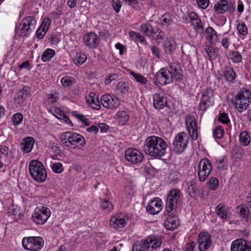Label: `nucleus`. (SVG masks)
<instances>
[{"label": "nucleus", "mask_w": 251, "mask_h": 251, "mask_svg": "<svg viewBox=\"0 0 251 251\" xmlns=\"http://www.w3.org/2000/svg\"><path fill=\"white\" fill-rule=\"evenodd\" d=\"M212 170V165L209 159L206 158L201 159L199 164L198 173L199 180L204 182L207 179Z\"/></svg>", "instance_id": "9d476101"}, {"label": "nucleus", "mask_w": 251, "mask_h": 251, "mask_svg": "<svg viewBox=\"0 0 251 251\" xmlns=\"http://www.w3.org/2000/svg\"><path fill=\"white\" fill-rule=\"evenodd\" d=\"M162 202L159 198H155L152 200L147 206V211L152 215L158 214L162 209Z\"/></svg>", "instance_id": "aec40b11"}, {"label": "nucleus", "mask_w": 251, "mask_h": 251, "mask_svg": "<svg viewBox=\"0 0 251 251\" xmlns=\"http://www.w3.org/2000/svg\"><path fill=\"white\" fill-rule=\"evenodd\" d=\"M128 83L125 82L121 81L117 84L116 90L120 91L122 93H126L128 90Z\"/></svg>", "instance_id": "603ef678"}, {"label": "nucleus", "mask_w": 251, "mask_h": 251, "mask_svg": "<svg viewBox=\"0 0 251 251\" xmlns=\"http://www.w3.org/2000/svg\"><path fill=\"white\" fill-rule=\"evenodd\" d=\"M100 101L102 106L106 108L113 109L120 105V100L118 98L108 94L102 96Z\"/></svg>", "instance_id": "2eb2a0df"}, {"label": "nucleus", "mask_w": 251, "mask_h": 251, "mask_svg": "<svg viewBox=\"0 0 251 251\" xmlns=\"http://www.w3.org/2000/svg\"><path fill=\"white\" fill-rule=\"evenodd\" d=\"M195 244L194 242L191 241L187 243L185 246V251H194Z\"/></svg>", "instance_id": "338daca9"}, {"label": "nucleus", "mask_w": 251, "mask_h": 251, "mask_svg": "<svg viewBox=\"0 0 251 251\" xmlns=\"http://www.w3.org/2000/svg\"><path fill=\"white\" fill-rule=\"evenodd\" d=\"M222 75L226 81L230 82H233L236 78L234 70L230 67H225Z\"/></svg>", "instance_id": "f704fd0d"}, {"label": "nucleus", "mask_w": 251, "mask_h": 251, "mask_svg": "<svg viewBox=\"0 0 251 251\" xmlns=\"http://www.w3.org/2000/svg\"><path fill=\"white\" fill-rule=\"evenodd\" d=\"M44 241L41 236H28L22 240V245L24 249L31 251H36L41 249Z\"/></svg>", "instance_id": "423d86ee"}, {"label": "nucleus", "mask_w": 251, "mask_h": 251, "mask_svg": "<svg viewBox=\"0 0 251 251\" xmlns=\"http://www.w3.org/2000/svg\"><path fill=\"white\" fill-rule=\"evenodd\" d=\"M206 38L211 45H215L219 42L218 35L214 28L208 26L206 29Z\"/></svg>", "instance_id": "c756f323"}, {"label": "nucleus", "mask_w": 251, "mask_h": 251, "mask_svg": "<svg viewBox=\"0 0 251 251\" xmlns=\"http://www.w3.org/2000/svg\"><path fill=\"white\" fill-rule=\"evenodd\" d=\"M237 213L240 216L245 219L247 221L251 219V214L249 208L245 205H239L237 206Z\"/></svg>", "instance_id": "c9c22d12"}, {"label": "nucleus", "mask_w": 251, "mask_h": 251, "mask_svg": "<svg viewBox=\"0 0 251 251\" xmlns=\"http://www.w3.org/2000/svg\"><path fill=\"white\" fill-rule=\"evenodd\" d=\"M186 124L189 133L193 140L198 139V129L197 123L194 116L189 115L186 117Z\"/></svg>", "instance_id": "4468645a"}, {"label": "nucleus", "mask_w": 251, "mask_h": 251, "mask_svg": "<svg viewBox=\"0 0 251 251\" xmlns=\"http://www.w3.org/2000/svg\"><path fill=\"white\" fill-rule=\"evenodd\" d=\"M55 55V51L50 49L46 50L42 53L41 59L43 62L49 61Z\"/></svg>", "instance_id": "37998d69"}, {"label": "nucleus", "mask_w": 251, "mask_h": 251, "mask_svg": "<svg viewBox=\"0 0 251 251\" xmlns=\"http://www.w3.org/2000/svg\"><path fill=\"white\" fill-rule=\"evenodd\" d=\"M237 28L238 32L242 35H245L248 33V28L244 23L239 24Z\"/></svg>", "instance_id": "13d9d810"}, {"label": "nucleus", "mask_w": 251, "mask_h": 251, "mask_svg": "<svg viewBox=\"0 0 251 251\" xmlns=\"http://www.w3.org/2000/svg\"><path fill=\"white\" fill-rule=\"evenodd\" d=\"M218 120L223 124H227L229 122L227 114L225 113L220 114Z\"/></svg>", "instance_id": "680f3d73"}, {"label": "nucleus", "mask_w": 251, "mask_h": 251, "mask_svg": "<svg viewBox=\"0 0 251 251\" xmlns=\"http://www.w3.org/2000/svg\"><path fill=\"white\" fill-rule=\"evenodd\" d=\"M129 118L127 112L124 110L118 111L115 115V119L122 126L125 125L127 122Z\"/></svg>", "instance_id": "473e14b6"}, {"label": "nucleus", "mask_w": 251, "mask_h": 251, "mask_svg": "<svg viewBox=\"0 0 251 251\" xmlns=\"http://www.w3.org/2000/svg\"><path fill=\"white\" fill-rule=\"evenodd\" d=\"M167 147V142L162 138L151 136L146 139L143 149L146 154L151 156L160 157L165 154Z\"/></svg>", "instance_id": "f257e3e1"}, {"label": "nucleus", "mask_w": 251, "mask_h": 251, "mask_svg": "<svg viewBox=\"0 0 251 251\" xmlns=\"http://www.w3.org/2000/svg\"><path fill=\"white\" fill-rule=\"evenodd\" d=\"M101 202L100 207L102 210L106 212H110L114 209L112 203L107 199H100Z\"/></svg>", "instance_id": "ea45409f"}, {"label": "nucleus", "mask_w": 251, "mask_h": 251, "mask_svg": "<svg viewBox=\"0 0 251 251\" xmlns=\"http://www.w3.org/2000/svg\"><path fill=\"white\" fill-rule=\"evenodd\" d=\"M128 221V216L124 213H118L113 216L110 221V226L115 229L126 226Z\"/></svg>", "instance_id": "ddd939ff"}, {"label": "nucleus", "mask_w": 251, "mask_h": 251, "mask_svg": "<svg viewBox=\"0 0 251 251\" xmlns=\"http://www.w3.org/2000/svg\"><path fill=\"white\" fill-rule=\"evenodd\" d=\"M217 168L219 170H224L226 169L227 165L224 158H222L216 161Z\"/></svg>", "instance_id": "6e6d98bb"}, {"label": "nucleus", "mask_w": 251, "mask_h": 251, "mask_svg": "<svg viewBox=\"0 0 251 251\" xmlns=\"http://www.w3.org/2000/svg\"><path fill=\"white\" fill-rule=\"evenodd\" d=\"M224 134V129L221 126L216 127L213 132V135L215 138L221 139Z\"/></svg>", "instance_id": "09e8293b"}, {"label": "nucleus", "mask_w": 251, "mask_h": 251, "mask_svg": "<svg viewBox=\"0 0 251 251\" xmlns=\"http://www.w3.org/2000/svg\"><path fill=\"white\" fill-rule=\"evenodd\" d=\"M118 77V75L116 74H110L106 78L105 83L106 85L109 84L113 80Z\"/></svg>", "instance_id": "69168bd1"}, {"label": "nucleus", "mask_w": 251, "mask_h": 251, "mask_svg": "<svg viewBox=\"0 0 251 251\" xmlns=\"http://www.w3.org/2000/svg\"><path fill=\"white\" fill-rule=\"evenodd\" d=\"M240 141L244 146H247L250 143V138L246 131H242L239 135Z\"/></svg>", "instance_id": "de8ad7c7"}, {"label": "nucleus", "mask_w": 251, "mask_h": 251, "mask_svg": "<svg viewBox=\"0 0 251 251\" xmlns=\"http://www.w3.org/2000/svg\"><path fill=\"white\" fill-rule=\"evenodd\" d=\"M23 120V115L22 113L18 112L14 114L12 117L13 125L18 126L21 124Z\"/></svg>", "instance_id": "8fccbe9b"}, {"label": "nucleus", "mask_w": 251, "mask_h": 251, "mask_svg": "<svg viewBox=\"0 0 251 251\" xmlns=\"http://www.w3.org/2000/svg\"><path fill=\"white\" fill-rule=\"evenodd\" d=\"M235 98L240 99V100L244 99V100H247V101L251 102V92L249 90L244 88L240 89Z\"/></svg>", "instance_id": "4c0bfd02"}, {"label": "nucleus", "mask_w": 251, "mask_h": 251, "mask_svg": "<svg viewBox=\"0 0 251 251\" xmlns=\"http://www.w3.org/2000/svg\"><path fill=\"white\" fill-rule=\"evenodd\" d=\"M155 80L154 84L158 86L165 85L173 82V76L171 71L166 67L161 68L155 74Z\"/></svg>", "instance_id": "6e6552de"}, {"label": "nucleus", "mask_w": 251, "mask_h": 251, "mask_svg": "<svg viewBox=\"0 0 251 251\" xmlns=\"http://www.w3.org/2000/svg\"><path fill=\"white\" fill-rule=\"evenodd\" d=\"M29 93V88L27 86H24L22 89L18 91L14 98V101L17 106H22L25 104Z\"/></svg>", "instance_id": "a211bd4d"}, {"label": "nucleus", "mask_w": 251, "mask_h": 251, "mask_svg": "<svg viewBox=\"0 0 251 251\" xmlns=\"http://www.w3.org/2000/svg\"><path fill=\"white\" fill-rule=\"evenodd\" d=\"M214 9L217 14H224L227 11L232 13L234 11V8L227 0H219L214 5Z\"/></svg>", "instance_id": "f3484780"}, {"label": "nucleus", "mask_w": 251, "mask_h": 251, "mask_svg": "<svg viewBox=\"0 0 251 251\" xmlns=\"http://www.w3.org/2000/svg\"><path fill=\"white\" fill-rule=\"evenodd\" d=\"M216 212L217 215L222 219L229 218L230 215V208L222 203L218 204L216 207Z\"/></svg>", "instance_id": "393cba45"}, {"label": "nucleus", "mask_w": 251, "mask_h": 251, "mask_svg": "<svg viewBox=\"0 0 251 251\" xmlns=\"http://www.w3.org/2000/svg\"><path fill=\"white\" fill-rule=\"evenodd\" d=\"M250 103L247 101V100H244V99L240 100V99L235 98L234 104L238 111L241 112L249 107Z\"/></svg>", "instance_id": "72a5a7b5"}, {"label": "nucleus", "mask_w": 251, "mask_h": 251, "mask_svg": "<svg viewBox=\"0 0 251 251\" xmlns=\"http://www.w3.org/2000/svg\"><path fill=\"white\" fill-rule=\"evenodd\" d=\"M130 75L134 77L136 81L141 85H146L148 82L147 79L143 75L136 73L134 72H131Z\"/></svg>", "instance_id": "49530a36"}, {"label": "nucleus", "mask_w": 251, "mask_h": 251, "mask_svg": "<svg viewBox=\"0 0 251 251\" xmlns=\"http://www.w3.org/2000/svg\"><path fill=\"white\" fill-rule=\"evenodd\" d=\"M86 101L90 107L96 110H99L100 108V105L97 96L94 93H90L86 97Z\"/></svg>", "instance_id": "cd10ccee"}, {"label": "nucleus", "mask_w": 251, "mask_h": 251, "mask_svg": "<svg viewBox=\"0 0 251 251\" xmlns=\"http://www.w3.org/2000/svg\"><path fill=\"white\" fill-rule=\"evenodd\" d=\"M210 188L214 191L218 189L219 184L218 179L215 177H211L209 180Z\"/></svg>", "instance_id": "4d7b16f0"}, {"label": "nucleus", "mask_w": 251, "mask_h": 251, "mask_svg": "<svg viewBox=\"0 0 251 251\" xmlns=\"http://www.w3.org/2000/svg\"><path fill=\"white\" fill-rule=\"evenodd\" d=\"M60 141L68 148L80 149L85 144L84 138L80 134L73 132H65L61 134Z\"/></svg>", "instance_id": "f03ea898"}, {"label": "nucleus", "mask_w": 251, "mask_h": 251, "mask_svg": "<svg viewBox=\"0 0 251 251\" xmlns=\"http://www.w3.org/2000/svg\"><path fill=\"white\" fill-rule=\"evenodd\" d=\"M148 243L144 241H138L135 243L132 248V251H148Z\"/></svg>", "instance_id": "58836bf2"}, {"label": "nucleus", "mask_w": 251, "mask_h": 251, "mask_svg": "<svg viewBox=\"0 0 251 251\" xmlns=\"http://www.w3.org/2000/svg\"><path fill=\"white\" fill-rule=\"evenodd\" d=\"M198 243L200 251H205L211 246V236H198Z\"/></svg>", "instance_id": "a878e982"}, {"label": "nucleus", "mask_w": 251, "mask_h": 251, "mask_svg": "<svg viewBox=\"0 0 251 251\" xmlns=\"http://www.w3.org/2000/svg\"><path fill=\"white\" fill-rule=\"evenodd\" d=\"M51 24V21L49 18L44 19L36 31V35L38 39H42L44 38L49 29Z\"/></svg>", "instance_id": "5701e85b"}, {"label": "nucleus", "mask_w": 251, "mask_h": 251, "mask_svg": "<svg viewBox=\"0 0 251 251\" xmlns=\"http://www.w3.org/2000/svg\"><path fill=\"white\" fill-rule=\"evenodd\" d=\"M164 51L168 54H172L176 48V43L173 38H167L164 43Z\"/></svg>", "instance_id": "2f4dec72"}, {"label": "nucleus", "mask_w": 251, "mask_h": 251, "mask_svg": "<svg viewBox=\"0 0 251 251\" xmlns=\"http://www.w3.org/2000/svg\"><path fill=\"white\" fill-rule=\"evenodd\" d=\"M181 192L178 189H173L169 191L167 197L166 210L176 211L177 201L180 198Z\"/></svg>", "instance_id": "9b49d317"}, {"label": "nucleus", "mask_w": 251, "mask_h": 251, "mask_svg": "<svg viewBox=\"0 0 251 251\" xmlns=\"http://www.w3.org/2000/svg\"><path fill=\"white\" fill-rule=\"evenodd\" d=\"M62 14V7L61 6H58L51 13V14L55 18H59Z\"/></svg>", "instance_id": "0e129e2a"}, {"label": "nucleus", "mask_w": 251, "mask_h": 251, "mask_svg": "<svg viewBox=\"0 0 251 251\" xmlns=\"http://www.w3.org/2000/svg\"><path fill=\"white\" fill-rule=\"evenodd\" d=\"M188 141L189 137L186 133L181 132L178 133L172 143L173 151L178 154L183 152L187 147Z\"/></svg>", "instance_id": "39448f33"}, {"label": "nucleus", "mask_w": 251, "mask_h": 251, "mask_svg": "<svg viewBox=\"0 0 251 251\" xmlns=\"http://www.w3.org/2000/svg\"><path fill=\"white\" fill-rule=\"evenodd\" d=\"M87 56L81 52H77L75 56L73 61L77 66H80L86 62Z\"/></svg>", "instance_id": "a19ab883"}, {"label": "nucleus", "mask_w": 251, "mask_h": 251, "mask_svg": "<svg viewBox=\"0 0 251 251\" xmlns=\"http://www.w3.org/2000/svg\"><path fill=\"white\" fill-rule=\"evenodd\" d=\"M153 104L156 109H163L167 105L166 95L162 92L154 94L153 95Z\"/></svg>", "instance_id": "412c9836"}, {"label": "nucleus", "mask_w": 251, "mask_h": 251, "mask_svg": "<svg viewBox=\"0 0 251 251\" xmlns=\"http://www.w3.org/2000/svg\"><path fill=\"white\" fill-rule=\"evenodd\" d=\"M229 56L230 59L234 63H239L242 61V55L238 51H230Z\"/></svg>", "instance_id": "c03bdc74"}, {"label": "nucleus", "mask_w": 251, "mask_h": 251, "mask_svg": "<svg viewBox=\"0 0 251 251\" xmlns=\"http://www.w3.org/2000/svg\"><path fill=\"white\" fill-rule=\"evenodd\" d=\"M29 174L32 178L39 182L45 181L47 174L43 163L38 160L33 159L30 161L28 165Z\"/></svg>", "instance_id": "20e7f679"}, {"label": "nucleus", "mask_w": 251, "mask_h": 251, "mask_svg": "<svg viewBox=\"0 0 251 251\" xmlns=\"http://www.w3.org/2000/svg\"><path fill=\"white\" fill-rule=\"evenodd\" d=\"M155 237V236H153ZM145 243H148L147 245L148 246V250L151 248L152 249H156L160 246L162 241L160 238H151V236H149L146 240H144Z\"/></svg>", "instance_id": "e433bc0d"}, {"label": "nucleus", "mask_w": 251, "mask_h": 251, "mask_svg": "<svg viewBox=\"0 0 251 251\" xmlns=\"http://www.w3.org/2000/svg\"><path fill=\"white\" fill-rule=\"evenodd\" d=\"M125 157L127 161L135 164L142 162L144 155L138 150L130 148L125 151Z\"/></svg>", "instance_id": "f8f14e48"}, {"label": "nucleus", "mask_w": 251, "mask_h": 251, "mask_svg": "<svg viewBox=\"0 0 251 251\" xmlns=\"http://www.w3.org/2000/svg\"><path fill=\"white\" fill-rule=\"evenodd\" d=\"M188 17L190 19V23L194 27V28L198 30L203 29L201 21L196 13L194 12H190L188 14Z\"/></svg>", "instance_id": "bb28decb"}, {"label": "nucleus", "mask_w": 251, "mask_h": 251, "mask_svg": "<svg viewBox=\"0 0 251 251\" xmlns=\"http://www.w3.org/2000/svg\"><path fill=\"white\" fill-rule=\"evenodd\" d=\"M37 20L34 16H28L24 18L15 29L16 34L20 37H28L35 28Z\"/></svg>", "instance_id": "7ed1b4c3"}, {"label": "nucleus", "mask_w": 251, "mask_h": 251, "mask_svg": "<svg viewBox=\"0 0 251 251\" xmlns=\"http://www.w3.org/2000/svg\"><path fill=\"white\" fill-rule=\"evenodd\" d=\"M34 140L33 138L27 137L23 139L21 144V150L25 153H29L33 147Z\"/></svg>", "instance_id": "7c9ffc66"}, {"label": "nucleus", "mask_w": 251, "mask_h": 251, "mask_svg": "<svg viewBox=\"0 0 251 251\" xmlns=\"http://www.w3.org/2000/svg\"><path fill=\"white\" fill-rule=\"evenodd\" d=\"M170 71L173 76V79L180 80L182 79V74L181 67L179 64L172 63L170 66Z\"/></svg>", "instance_id": "c85d7f7f"}, {"label": "nucleus", "mask_w": 251, "mask_h": 251, "mask_svg": "<svg viewBox=\"0 0 251 251\" xmlns=\"http://www.w3.org/2000/svg\"><path fill=\"white\" fill-rule=\"evenodd\" d=\"M199 7L205 9L209 4V0H196Z\"/></svg>", "instance_id": "052dcab7"}, {"label": "nucleus", "mask_w": 251, "mask_h": 251, "mask_svg": "<svg viewBox=\"0 0 251 251\" xmlns=\"http://www.w3.org/2000/svg\"><path fill=\"white\" fill-rule=\"evenodd\" d=\"M57 99L58 95L57 93H50L47 95L46 102L48 104H53L57 101Z\"/></svg>", "instance_id": "864d4df0"}, {"label": "nucleus", "mask_w": 251, "mask_h": 251, "mask_svg": "<svg viewBox=\"0 0 251 251\" xmlns=\"http://www.w3.org/2000/svg\"><path fill=\"white\" fill-rule=\"evenodd\" d=\"M50 215L51 212L49 208L40 206L36 207L31 219L36 224L43 225L47 221Z\"/></svg>", "instance_id": "0eeeda50"}, {"label": "nucleus", "mask_w": 251, "mask_h": 251, "mask_svg": "<svg viewBox=\"0 0 251 251\" xmlns=\"http://www.w3.org/2000/svg\"><path fill=\"white\" fill-rule=\"evenodd\" d=\"M170 213L166 211L167 218L165 221V226L168 230H174L177 227L179 222L176 216V211H172Z\"/></svg>", "instance_id": "dca6fc26"}, {"label": "nucleus", "mask_w": 251, "mask_h": 251, "mask_svg": "<svg viewBox=\"0 0 251 251\" xmlns=\"http://www.w3.org/2000/svg\"><path fill=\"white\" fill-rule=\"evenodd\" d=\"M113 7L116 13H119L122 7L120 0H113Z\"/></svg>", "instance_id": "e2e57ef3"}, {"label": "nucleus", "mask_w": 251, "mask_h": 251, "mask_svg": "<svg viewBox=\"0 0 251 251\" xmlns=\"http://www.w3.org/2000/svg\"><path fill=\"white\" fill-rule=\"evenodd\" d=\"M75 80V79L69 76H65L61 79V82L63 86L69 87L72 85Z\"/></svg>", "instance_id": "3c124183"}, {"label": "nucleus", "mask_w": 251, "mask_h": 251, "mask_svg": "<svg viewBox=\"0 0 251 251\" xmlns=\"http://www.w3.org/2000/svg\"><path fill=\"white\" fill-rule=\"evenodd\" d=\"M231 251H251L250 243L243 239H238L232 242Z\"/></svg>", "instance_id": "6ab92c4d"}, {"label": "nucleus", "mask_w": 251, "mask_h": 251, "mask_svg": "<svg viewBox=\"0 0 251 251\" xmlns=\"http://www.w3.org/2000/svg\"><path fill=\"white\" fill-rule=\"evenodd\" d=\"M197 183L194 180L187 182V192L189 195L197 193Z\"/></svg>", "instance_id": "a18cd8bd"}, {"label": "nucleus", "mask_w": 251, "mask_h": 251, "mask_svg": "<svg viewBox=\"0 0 251 251\" xmlns=\"http://www.w3.org/2000/svg\"><path fill=\"white\" fill-rule=\"evenodd\" d=\"M214 103V94L211 88H207L202 92L201 101L199 105L200 110L205 111Z\"/></svg>", "instance_id": "1a4fd4ad"}, {"label": "nucleus", "mask_w": 251, "mask_h": 251, "mask_svg": "<svg viewBox=\"0 0 251 251\" xmlns=\"http://www.w3.org/2000/svg\"><path fill=\"white\" fill-rule=\"evenodd\" d=\"M205 50L210 60H215L218 56V50L210 45L206 47Z\"/></svg>", "instance_id": "79ce46f5"}, {"label": "nucleus", "mask_w": 251, "mask_h": 251, "mask_svg": "<svg viewBox=\"0 0 251 251\" xmlns=\"http://www.w3.org/2000/svg\"><path fill=\"white\" fill-rule=\"evenodd\" d=\"M155 28L156 27H153L151 24L147 22L140 25L139 30L146 36L151 38L155 36Z\"/></svg>", "instance_id": "b1692460"}, {"label": "nucleus", "mask_w": 251, "mask_h": 251, "mask_svg": "<svg viewBox=\"0 0 251 251\" xmlns=\"http://www.w3.org/2000/svg\"><path fill=\"white\" fill-rule=\"evenodd\" d=\"M129 35L131 38H132L133 40L137 41H138V39L140 38L141 34L139 33L136 32L134 31H130L129 32Z\"/></svg>", "instance_id": "774afa93"}, {"label": "nucleus", "mask_w": 251, "mask_h": 251, "mask_svg": "<svg viewBox=\"0 0 251 251\" xmlns=\"http://www.w3.org/2000/svg\"><path fill=\"white\" fill-rule=\"evenodd\" d=\"M83 40L85 46L90 49L97 48L100 43L99 38L94 32H90L84 35Z\"/></svg>", "instance_id": "4be33fe9"}, {"label": "nucleus", "mask_w": 251, "mask_h": 251, "mask_svg": "<svg viewBox=\"0 0 251 251\" xmlns=\"http://www.w3.org/2000/svg\"><path fill=\"white\" fill-rule=\"evenodd\" d=\"M155 40L158 42L160 43L163 38L164 34L161 29L158 27L155 28Z\"/></svg>", "instance_id": "bf43d9fd"}, {"label": "nucleus", "mask_w": 251, "mask_h": 251, "mask_svg": "<svg viewBox=\"0 0 251 251\" xmlns=\"http://www.w3.org/2000/svg\"><path fill=\"white\" fill-rule=\"evenodd\" d=\"M51 169L53 172L60 174L63 171V167L62 164L60 162L53 163L51 166Z\"/></svg>", "instance_id": "5fc2aeb1"}]
</instances>
